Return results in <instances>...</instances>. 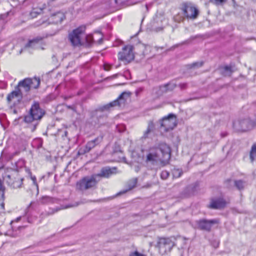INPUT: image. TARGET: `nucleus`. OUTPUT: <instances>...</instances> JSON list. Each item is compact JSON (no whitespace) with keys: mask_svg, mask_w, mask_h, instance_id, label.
<instances>
[{"mask_svg":"<svg viewBox=\"0 0 256 256\" xmlns=\"http://www.w3.org/2000/svg\"><path fill=\"white\" fill-rule=\"evenodd\" d=\"M170 157V148L166 143H160L158 146L151 147L149 149L145 163L150 169L157 170L168 164Z\"/></svg>","mask_w":256,"mask_h":256,"instance_id":"f257e3e1","label":"nucleus"},{"mask_svg":"<svg viewBox=\"0 0 256 256\" xmlns=\"http://www.w3.org/2000/svg\"><path fill=\"white\" fill-rule=\"evenodd\" d=\"M126 102L124 97H118V98L106 104L100 106L90 112L91 116L96 118L98 123L102 124L108 116V113L116 106H121Z\"/></svg>","mask_w":256,"mask_h":256,"instance_id":"f03ea898","label":"nucleus"},{"mask_svg":"<svg viewBox=\"0 0 256 256\" xmlns=\"http://www.w3.org/2000/svg\"><path fill=\"white\" fill-rule=\"evenodd\" d=\"M40 84L39 78H26L20 81L15 90L11 92V96H22L27 95L32 88H36Z\"/></svg>","mask_w":256,"mask_h":256,"instance_id":"7ed1b4c3","label":"nucleus"},{"mask_svg":"<svg viewBox=\"0 0 256 256\" xmlns=\"http://www.w3.org/2000/svg\"><path fill=\"white\" fill-rule=\"evenodd\" d=\"M45 114L46 112L40 107V103L38 102L34 101L28 114L24 116L23 120L28 124L34 122V124L32 129V131H34L38 124V120H40Z\"/></svg>","mask_w":256,"mask_h":256,"instance_id":"20e7f679","label":"nucleus"},{"mask_svg":"<svg viewBox=\"0 0 256 256\" xmlns=\"http://www.w3.org/2000/svg\"><path fill=\"white\" fill-rule=\"evenodd\" d=\"M84 27H80L69 34L68 38L74 46H80L84 43Z\"/></svg>","mask_w":256,"mask_h":256,"instance_id":"39448f33","label":"nucleus"},{"mask_svg":"<svg viewBox=\"0 0 256 256\" xmlns=\"http://www.w3.org/2000/svg\"><path fill=\"white\" fill-rule=\"evenodd\" d=\"M99 180L94 174L91 176H85L77 182L76 187L80 190H86L94 186Z\"/></svg>","mask_w":256,"mask_h":256,"instance_id":"423d86ee","label":"nucleus"},{"mask_svg":"<svg viewBox=\"0 0 256 256\" xmlns=\"http://www.w3.org/2000/svg\"><path fill=\"white\" fill-rule=\"evenodd\" d=\"M176 122L175 116L172 114H169L160 120V128L164 132L172 130L176 126Z\"/></svg>","mask_w":256,"mask_h":256,"instance_id":"0eeeda50","label":"nucleus"},{"mask_svg":"<svg viewBox=\"0 0 256 256\" xmlns=\"http://www.w3.org/2000/svg\"><path fill=\"white\" fill-rule=\"evenodd\" d=\"M174 246V242L170 238H160L158 242L159 252L162 255L170 252Z\"/></svg>","mask_w":256,"mask_h":256,"instance_id":"6e6552de","label":"nucleus"},{"mask_svg":"<svg viewBox=\"0 0 256 256\" xmlns=\"http://www.w3.org/2000/svg\"><path fill=\"white\" fill-rule=\"evenodd\" d=\"M219 223V220L217 218L210 220L202 218L196 221L198 228L207 232H210L213 226Z\"/></svg>","mask_w":256,"mask_h":256,"instance_id":"1a4fd4ad","label":"nucleus"},{"mask_svg":"<svg viewBox=\"0 0 256 256\" xmlns=\"http://www.w3.org/2000/svg\"><path fill=\"white\" fill-rule=\"evenodd\" d=\"M234 127L238 130L246 131L254 128L256 126L252 120L244 118L233 123Z\"/></svg>","mask_w":256,"mask_h":256,"instance_id":"9d476101","label":"nucleus"},{"mask_svg":"<svg viewBox=\"0 0 256 256\" xmlns=\"http://www.w3.org/2000/svg\"><path fill=\"white\" fill-rule=\"evenodd\" d=\"M133 46H127L123 48L122 52L118 54V59L124 63H128L134 59Z\"/></svg>","mask_w":256,"mask_h":256,"instance_id":"9b49d317","label":"nucleus"},{"mask_svg":"<svg viewBox=\"0 0 256 256\" xmlns=\"http://www.w3.org/2000/svg\"><path fill=\"white\" fill-rule=\"evenodd\" d=\"M22 97H7L8 105L11 109H13L14 114L17 113L16 108H20L24 106Z\"/></svg>","mask_w":256,"mask_h":256,"instance_id":"f8f14e48","label":"nucleus"},{"mask_svg":"<svg viewBox=\"0 0 256 256\" xmlns=\"http://www.w3.org/2000/svg\"><path fill=\"white\" fill-rule=\"evenodd\" d=\"M102 136H98L94 140L88 142L84 148L80 149L78 153L84 154L90 152L91 150L98 145L102 141Z\"/></svg>","mask_w":256,"mask_h":256,"instance_id":"ddd939ff","label":"nucleus"},{"mask_svg":"<svg viewBox=\"0 0 256 256\" xmlns=\"http://www.w3.org/2000/svg\"><path fill=\"white\" fill-rule=\"evenodd\" d=\"M182 10L184 15L190 18H196L198 14L196 8L190 4H184Z\"/></svg>","mask_w":256,"mask_h":256,"instance_id":"4468645a","label":"nucleus"},{"mask_svg":"<svg viewBox=\"0 0 256 256\" xmlns=\"http://www.w3.org/2000/svg\"><path fill=\"white\" fill-rule=\"evenodd\" d=\"M226 201L222 198H212L208 208L211 209H222L226 206Z\"/></svg>","mask_w":256,"mask_h":256,"instance_id":"2eb2a0df","label":"nucleus"},{"mask_svg":"<svg viewBox=\"0 0 256 256\" xmlns=\"http://www.w3.org/2000/svg\"><path fill=\"white\" fill-rule=\"evenodd\" d=\"M116 168L115 167L110 168L108 166L102 168L99 174H94L96 176V178H98L100 177L102 178H109L111 175L116 173Z\"/></svg>","mask_w":256,"mask_h":256,"instance_id":"dca6fc26","label":"nucleus"},{"mask_svg":"<svg viewBox=\"0 0 256 256\" xmlns=\"http://www.w3.org/2000/svg\"><path fill=\"white\" fill-rule=\"evenodd\" d=\"M176 86V84L172 82L168 83L159 88L158 91L156 92L157 94H163L168 92L172 91Z\"/></svg>","mask_w":256,"mask_h":256,"instance_id":"f3484780","label":"nucleus"},{"mask_svg":"<svg viewBox=\"0 0 256 256\" xmlns=\"http://www.w3.org/2000/svg\"><path fill=\"white\" fill-rule=\"evenodd\" d=\"M154 122L150 121L148 123L146 130L144 132L143 136L141 137L140 140H143L146 138H150L152 134L154 132Z\"/></svg>","mask_w":256,"mask_h":256,"instance_id":"a211bd4d","label":"nucleus"},{"mask_svg":"<svg viewBox=\"0 0 256 256\" xmlns=\"http://www.w3.org/2000/svg\"><path fill=\"white\" fill-rule=\"evenodd\" d=\"M7 178L8 179V180H7L8 185L14 188H20L22 184L23 178H14V180L12 181L11 176L10 175L7 176Z\"/></svg>","mask_w":256,"mask_h":256,"instance_id":"6ab92c4d","label":"nucleus"},{"mask_svg":"<svg viewBox=\"0 0 256 256\" xmlns=\"http://www.w3.org/2000/svg\"><path fill=\"white\" fill-rule=\"evenodd\" d=\"M65 18L64 14L61 12H58L56 14L52 16L49 19L50 23L58 24L60 23Z\"/></svg>","mask_w":256,"mask_h":256,"instance_id":"aec40b11","label":"nucleus"},{"mask_svg":"<svg viewBox=\"0 0 256 256\" xmlns=\"http://www.w3.org/2000/svg\"><path fill=\"white\" fill-rule=\"evenodd\" d=\"M234 186L240 191L244 190L247 185L246 181L242 180H234Z\"/></svg>","mask_w":256,"mask_h":256,"instance_id":"412c9836","label":"nucleus"},{"mask_svg":"<svg viewBox=\"0 0 256 256\" xmlns=\"http://www.w3.org/2000/svg\"><path fill=\"white\" fill-rule=\"evenodd\" d=\"M56 200L54 198L48 196H44L40 198L38 202L41 204H47L48 203H54Z\"/></svg>","mask_w":256,"mask_h":256,"instance_id":"4be33fe9","label":"nucleus"},{"mask_svg":"<svg viewBox=\"0 0 256 256\" xmlns=\"http://www.w3.org/2000/svg\"><path fill=\"white\" fill-rule=\"evenodd\" d=\"M138 182V178H133L130 180L127 183V186L128 187V190H126L122 192V193H125L128 190H131L136 186V184Z\"/></svg>","mask_w":256,"mask_h":256,"instance_id":"5701e85b","label":"nucleus"},{"mask_svg":"<svg viewBox=\"0 0 256 256\" xmlns=\"http://www.w3.org/2000/svg\"><path fill=\"white\" fill-rule=\"evenodd\" d=\"M40 40H30L28 44L26 46V48H38L40 47Z\"/></svg>","mask_w":256,"mask_h":256,"instance_id":"b1692460","label":"nucleus"},{"mask_svg":"<svg viewBox=\"0 0 256 256\" xmlns=\"http://www.w3.org/2000/svg\"><path fill=\"white\" fill-rule=\"evenodd\" d=\"M233 70L230 66H226L223 68L222 74L224 76H230Z\"/></svg>","mask_w":256,"mask_h":256,"instance_id":"393cba45","label":"nucleus"},{"mask_svg":"<svg viewBox=\"0 0 256 256\" xmlns=\"http://www.w3.org/2000/svg\"><path fill=\"white\" fill-rule=\"evenodd\" d=\"M4 192L5 187L2 184V182L0 179V192H1V196H0V201L1 200H4Z\"/></svg>","mask_w":256,"mask_h":256,"instance_id":"a878e982","label":"nucleus"},{"mask_svg":"<svg viewBox=\"0 0 256 256\" xmlns=\"http://www.w3.org/2000/svg\"><path fill=\"white\" fill-rule=\"evenodd\" d=\"M225 186L228 188H232L234 186V180L230 178H228L224 182Z\"/></svg>","mask_w":256,"mask_h":256,"instance_id":"bb28decb","label":"nucleus"},{"mask_svg":"<svg viewBox=\"0 0 256 256\" xmlns=\"http://www.w3.org/2000/svg\"><path fill=\"white\" fill-rule=\"evenodd\" d=\"M182 174V171L180 169H174L173 170V175L176 178L180 177Z\"/></svg>","mask_w":256,"mask_h":256,"instance_id":"cd10ccee","label":"nucleus"},{"mask_svg":"<svg viewBox=\"0 0 256 256\" xmlns=\"http://www.w3.org/2000/svg\"><path fill=\"white\" fill-rule=\"evenodd\" d=\"M116 129L120 132H123L126 130V126L123 124H120L116 126Z\"/></svg>","mask_w":256,"mask_h":256,"instance_id":"c85d7f7f","label":"nucleus"},{"mask_svg":"<svg viewBox=\"0 0 256 256\" xmlns=\"http://www.w3.org/2000/svg\"><path fill=\"white\" fill-rule=\"evenodd\" d=\"M84 40H85L88 44H90L93 41V38L92 36L90 34H88L87 36H85L84 34Z\"/></svg>","mask_w":256,"mask_h":256,"instance_id":"c756f323","label":"nucleus"},{"mask_svg":"<svg viewBox=\"0 0 256 256\" xmlns=\"http://www.w3.org/2000/svg\"><path fill=\"white\" fill-rule=\"evenodd\" d=\"M169 172L166 170H163L161 172L160 177L162 180H166L169 176Z\"/></svg>","mask_w":256,"mask_h":256,"instance_id":"7c9ffc66","label":"nucleus"},{"mask_svg":"<svg viewBox=\"0 0 256 256\" xmlns=\"http://www.w3.org/2000/svg\"><path fill=\"white\" fill-rule=\"evenodd\" d=\"M66 107L72 110L74 112L77 113V106L75 104H72V105H68L66 104Z\"/></svg>","mask_w":256,"mask_h":256,"instance_id":"2f4dec72","label":"nucleus"},{"mask_svg":"<svg viewBox=\"0 0 256 256\" xmlns=\"http://www.w3.org/2000/svg\"><path fill=\"white\" fill-rule=\"evenodd\" d=\"M210 2L216 5H219L222 4L225 0H210Z\"/></svg>","mask_w":256,"mask_h":256,"instance_id":"473e14b6","label":"nucleus"},{"mask_svg":"<svg viewBox=\"0 0 256 256\" xmlns=\"http://www.w3.org/2000/svg\"><path fill=\"white\" fill-rule=\"evenodd\" d=\"M202 64H203V62H196L192 64L191 65V68H199V67L202 66Z\"/></svg>","mask_w":256,"mask_h":256,"instance_id":"72a5a7b5","label":"nucleus"},{"mask_svg":"<svg viewBox=\"0 0 256 256\" xmlns=\"http://www.w3.org/2000/svg\"><path fill=\"white\" fill-rule=\"evenodd\" d=\"M130 256H146L140 253L138 251H135L134 252H131L130 254Z\"/></svg>","mask_w":256,"mask_h":256,"instance_id":"f704fd0d","label":"nucleus"},{"mask_svg":"<svg viewBox=\"0 0 256 256\" xmlns=\"http://www.w3.org/2000/svg\"><path fill=\"white\" fill-rule=\"evenodd\" d=\"M174 20L175 22H180L182 20H183V18L180 16L178 14L174 16Z\"/></svg>","mask_w":256,"mask_h":256,"instance_id":"c9c22d12","label":"nucleus"},{"mask_svg":"<svg viewBox=\"0 0 256 256\" xmlns=\"http://www.w3.org/2000/svg\"><path fill=\"white\" fill-rule=\"evenodd\" d=\"M128 1V0H115V2L118 4L122 5Z\"/></svg>","mask_w":256,"mask_h":256,"instance_id":"e433bc0d","label":"nucleus"},{"mask_svg":"<svg viewBox=\"0 0 256 256\" xmlns=\"http://www.w3.org/2000/svg\"><path fill=\"white\" fill-rule=\"evenodd\" d=\"M132 94L129 92H122L121 94H120L119 96H130Z\"/></svg>","mask_w":256,"mask_h":256,"instance_id":"4c0bfd02","label":"nucleus"},{"mask_svg":"<svg viewBox=\"0 0 256 256\" xmlns=\"http://www.w3.org/2000/svg\"><path fill=\"white\" fill-rule=\"evenodd\" d=\"M104 67L105 70L108 71L110 69L111 66L110 64H105Z\"/></svg>","mask_w":256,"mask_h":256,"instance_id":"58836bf2","label":"nucleus"},{"mask_svg":"<svg viewBox=\"0 0 256 256\" xmlns=\"http://www.w3.org/2000/svg\"><path fill=\"white\" fill-rule=\"evenodd\" d=\"M60 210V209H58V208H56V210H55V209H53V210H52V212H48V214H54V212H58V210Z\"/></svg>","mask_w":256,"mask_h":256,"instance_id":"ea45409f","label":"nucleus"},{"mask_svg":"<svg viewBox=\"0 0 256 256\" xmlns=\"http://www.w3.org/2000/svg\"><path fill=\"white\" fill-rule=\"evenodd\" d=\"M2 202L0 204V206L2 209H4V200H1L0 202Z\"/></svg>","mask_w":256,"mask_h":256,"instance_id":"a19ab883","label":"nucleus"},{"mask_svg":"<svg viewBox=\"0 0 256 256\" xmlns=\"http://www.w3.org/2000/svg\"><path fill=\"white\" fill-rule=\"evenodd\" d=\"M36 12H32L31 13H30V16H32V18H34V17H36Z\"/></svg>","mask_w":256,"mask_h":256,"instance_id":"79ce46f5","label":"nucleus"},{"mask_svg":"<svg viewBox=\"0 0 256 256\" xmlns=\"http://www.w3.org/2000/svg\"><path fill=\"white\" fill-rule=\"evenodd\" d=\"M142 90L141 88H140L138 90H137L136 91V95H138V94H140V92H142Z\"/></svg>","mask_w":256,"mask_h":256,"instance_id":"37998d69","label":"nucleus"},{"mask_svg":"<svg viewBox=\"0 0 256 256\" xmlns=\"http://www.w3.org/2000/svg\"><path fill=\"white\" fill-rule=\"evenodd\" d=\"M255 126H256V114H254V118L252 120Z\"/></svg>","mask_w":256,"mask_h":256,"instance_id":"c03bdc74","label":"nucleus"},{"mask_svg":"<svg viewBox=\"0 0 256 256\" xmlns=\"http://www.w3.org/2000/svg\"><path fill=\"white\" fill-rule=\"evenodd\" d=\"M102 38H100V39L98 40V43L99 44H101V43L102 42Z\"/></svg>","mask_w":256,"mask_h":256,"instance_id":"a18cd8bd","label":"nucleus"},{"mask_svg":"<svg viewBox=\"0 0 256 256\" xmlns=\"http://www.w3.org/2000/svg\"><path fill=\"white\" fill-rule=\"evenodd\" d=\"M67 134H68V132L65 130L64 132V136H67Z\"/></svg>","mask_w":256,"mask_h":256,"instance_id":"49530a36","label":"nucleus"},{"mask_svg":"<svg viewBox=\"0 0 256 256\" xmlns=\"http://www.w3.org/2000/svg\"><path fill=\"white\" fill-rule=\"evenodd\" d=\"M44 23H45V22L44 20H43L42 22V23H40V24H44Z\"/></svg>","mask_w":256,"mask_h":256,"instance_id":"de8ad7c7","label":"nucleus"},{"mask_svg":"<svg viewBox=\"0 0 256 256\" xmlns=\"http://www.w3.org/2000/svg\"><path fill=\"white\" fill-rule=\"evenodd\" d=\"M36 187H37V190H38L37 194H38V184H36Z\"/></svg>","mask_w":256,"mask_h":256,"instance_id":"09e8293b","label":"nucleus"},{"mask_svg":"<svg viewBox=\"0 0 256 256\" xmlns=\"http://www.w3.org/2000/svg\"><path fill=\"white\" fill-rule=\"evenodd\" d=\"M70 207H71V206H66L65 208H70Z\"/></svg>","mask_w":256,"mask_h":256,"instance_id":"8fccbe9b","label":"nucleus"},{"mask_svg":"<svg viewBox=\"0 0 256 256\" xmlns=\"http://www.w3.org/2000/svg\"><path fill=\"white\" fill-rule=\"evenodd\" d=\"M116 75H114L112 77V78H115L116 76Z\"/></svg>","mask_w":256,"mask_h":256,"instance_id":"3c124183","label":"nucleus"},{"mask_svg":"<svg viewBox=\"0 0 256 256\" xmlns=\"http://www.w3.org/2000/svg\"><path fill=\"white\" fill-rule=\"evenodd\" d=\"M116 150H114V153L115 154V153H116Z\"/></svg>","mask_w":256,"mask_h":256,"instance_id":"603ef678","label":"nucleus"}]
</instances>
